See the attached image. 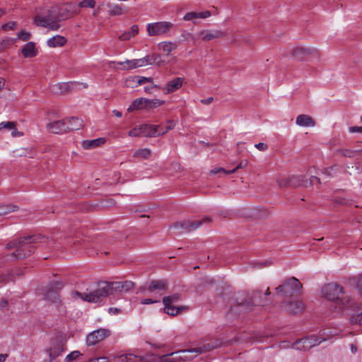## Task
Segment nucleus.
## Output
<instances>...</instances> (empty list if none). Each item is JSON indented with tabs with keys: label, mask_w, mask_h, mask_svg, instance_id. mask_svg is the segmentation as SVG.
Listing matches in <instances>:
<instances>
[{
	"label": "nucleus",
	"mask_w": 362,
	"mask_h": 362,
	"mask_svg": "<svg viewBox=\"0 0 362 362\" xmlns=\"http://www.w3.org/2000/svg\"><path fill=\"white\" fill-rule=\"evenodd\" d=\"M339 152L345 157L353 158L356 155L361 154L362 151L361 150L341 149Z\"/></svg>",
	"instance_id": "43"
},
{
	"label": "nucleus",
	"mask_w": 362,
	"mask_h": 362,
	"mask_svg": "<svg viewBox=\"0 0 362 362\" xmlns=\"http://www.w3.org/2000/svg\"><path fill=\"white\" fill-rule=\"evenodd\" d=\"M146 99L140 98L136 99L132 104L129 107L128 111H132L134 109L146 108Z\"/></svg>",
	"instance_id": "38"
},
{
	"label": "nucleus",
	"mask_w": 362,
	"mask_h": 362,
	"mask_svg": "<svg viewBox=\"0 0 362 362\" xmlns=\"http://www.w3.org/2000/svg\"><path fill=\"white\" fill-rule=\"evenodd\" d=\"M349 132L351 133H362V126L361 127H357L354 126L349 127Z\"/></svg>",
	"instance_id": "64"
},
{
	"label": "nucleus",
	"mask_w": 362,
	"mask_h": 362,
	"mask_svg": "<svg viewBox=\"0 0 362 362\" xmlns=\"http://www.w3.org/2000/svg\"><path fill=\"white\" fill-rule=\"evenodd\" d=\"M233 173H235V170H232V169L226 170L225 168H221V167L214 168V169H212L211 170V173L214 174V175L220 174V175H229V174H231Z\"/></svg>",
	"instance_id": "45"
},
{
	"label": "nucleus",
	"mask_w": 362,
	"mask_h": 362,
	"mask_svg": "<svg viewBox=\"0 0 362 362\" xmlns=\"http://www.w3.org/2000/svg\"><path fill=\"white\" fill-rule=\"evenodd\" d=\"M152 78H146V77H144V76H134L132 79H127L126 81V85L127 86H129V83L131 82H133V83H136L137 84L140 85V84H143L147 81H149V82H151L152 81Z\"/></svg>",
	"instance_id": "41"
},
{
	"label": "nucleus",
	"mask_w": 362,
	"mask_h": 362,
	"mask_svg": "<svg viewBox=\"0 0 362 362\" xmlns=\"http://www.w3.org/2000/svg\"><path fill=\"white\" fill-rule=\"evenodd\" d=\"M182 300L181 295L179 293H174L173 295L165 296L163 298V304L175 305Z\"/></svg>",
	"instance_id": "37"
},
{
	"label": "nucleus",
	"mask_w": 362,
	"mask_h": 362,
	"mask_svg": "<svg viewBox=\"0 0 362 362\" xmlns=\"http://www.w3.org/2000/svg\"><path fill=\"white\" fill-rule=\"evenodd\" d=\"M296 124L300 127H314L315 125V120L308 115H299L296 117Z\"/></svg>",
	"instance_id": "24"
},
{
	"label": "nucleus",
	"mask_w": 362,
	"mask_h": 362,
	"mask_svg": "<svg viewBox=\"0 0 362 362\" xmlns=\"http://www.w3.org/2000/svg\"><path fill=\"white\" fill-rule=\"evenodd\" d=\"M171 353L163 355L159 357L160 362H175L173 357H171Z\"/></svg>",
	"instance_id": "56"
},
{
	"label": "nucleus",
	"mask_w": 362,
	"mask_h": 362,
	"mask_svg": "<svg viewBox=\"0 0 362 362\" xmlns=\"http://www.w3.org/2000/svg\"><path fill=\"white\" fill-rule=\"evenodd\" d=\"M63 286V283L60 281H54L52 283L45 293V298L52 303H57L59 298L58 291L62 289Z\"/></svg>",
	"instance_id": "16"
},
{
	"label": "nucleus",
	"mask_w": 362,
	"mask_h": 362,
	"mask_svg": "<svg viewBox=\"0 0 362 362\" xmlns=\"http://www.w3.org/2000/svg\"><path fill=\"white\" fill-rule=\"evenodd\" d=\"M270 335H264L260 332H252L251 333L244 334L239 338L231 341H223L222 339L214 338L211 342L204 343L202 346L197 347L196 355H199L209 352L212 350L218 349L222 346L231 344L235 341H241L243 342H263L265 337H269Z\"/></svg>",
	"instance_id": "4"
},
{
	"label": "nucleus",
	"mask_w": 362,
	"mask_h": 362,
	"mask_svg": "<svg viewBox=\"0 0 362 362\" xmlns=\"http://www.w3.org/2000/svg\"><path fill=\"white\" fill-rule=\"evenodd\" d=\"M139 33V27L137 25H133L130 30L123 33L119 36V39L122 41L130 40Z\"/></svg>",
	"instance_id": "34"
},
{
	"label": "nucleus",
	"mask_w": 362,
	"mask_h": 362,
	"mask_svg": "<svg viewBox=\"0 0 362 362\" xmlns=\"http://www.w3.org/2000/svg\"><path fill=\"white\" fill-rule=\"evenodd\" d=\"M199 18L198 13L197 12H189L187 13L183 19L185 21H193L194 23H197V19Z\"/></svg>",
	"instance_id": "50"
},
{
	"label": "nucleus",
	"mask_w": 362,
	"mask_h": 362,
	"mask_svg": "<svg viewBox=\"0 0 362 362\" xmlns=\"http://www.w3.org/2000/svg\"><path fill=\"white\" fill-rule=\"evenodd\" d=\"M325 339H322L321 337H317L315 335H310L305 338L300 339V342L303 343V347L305 348V350L310 349L312 347L320 344L322 341H325Z\"/></svg>",
	"instance_id": "21"
},
{
	"label": "nucleus",
	"mask_w": 362,
	"mask_h": 362,
	"mask_svg": "<svg viewBox=\"0 0 362 362\" xmlns=\"http://www.w3.org/2000/svg\"><path fill=\"white\" fill-rule=\"evenodd\" d=\"M173 26L170 22L160 21L147 25V32L150 36L160 35L168 32Z\"/></svg>",
	"instance_id": "12"
},
{
	"label": "nucleus",
	"mask_w": 362,
	"mask_h": 362,
	"mask_svg": "<svg viewBox=\"0 0 362 362\" xmlns=\"http://www.w3.org/2000/svg\"><path fill=\"white\" fill-rule=\"evenodd\" d=\"M163 305H165L164 312L171 316H175L179 313L186 309V307L176 306L175 305H171L169 303Z\"/></svg>",
	"instance_id": "33"
},
{
	"label": "nucleus",
	"mask_w": 362,
	"mask_h": 362,
	"mask_svg": "<svg viewBox=\"0 0 362 362\" xmlns=\"http://www.w3.org/2000/svg\"><path fill=\"white\" fill-rule=\"evenodd\" d=\"M303 288L302 284L296 277H291L285 280L283 284L276 288L278 293H281L286 296H291L300 292Z\"/></svg>",
	"instance_id": "9"
},
{
	"label": "nucleus",
	"mask_w": 362,
	"mask_h": 362,
	"mask_svg": "<svg viewBox=\"0 0 362 362\" xmlns=\"http://www.w3.org/2000/svg\"><path fill=\"white\" fill-rule=\"evenodd\" d=\"M66 122L64 120H57L48 123L47 128L48 131L54 134H62L66 132Z\"/></svg>",
	"instance_id": "20"
},
{
	"label": "nucleus",
	"mask_w": 362,
	"mask_h": 362,
	"mask_svg": "<svg viewBox=\"0 0 362 362\" xmlns=\"http://www.w3.org/2000/svg\"><path fill=\"white\" fill-rule=\"evenodd\" d=\"M78 86H79V83L73 81L67 83H58L52 85L50 86V90L54 94L62 95L72 91Z\"/></svg>",
	"instance_id": "15"
},
{
	"label": "nucleus",
	"mask_w": 362,
	"mask_h": 362,
	"mask_svg": "<svg viewBox=\"0 0 362 362\" xmlns=\"http://www.w3.org/2000/svg\"><path fill=\"white\" fill-rule=\"evenodd\" d=\"M255 148H257L258 150L261 151H264L266 150H267L268 148V145L267 144H264V143H258V144H256L255 145Z\"/></svg>",
	"instance_id": "63"
},
{
	"label": "nucleus",
	"mask_w": 362,
	"mask_h": 362,
	"mask_svg": "<svg viewBox=\"0 0 362 362\" xmlns=\"http://www.w3.org/2000/svg\"><path fill=\"white\" fill-rule=\"evenodd\" d=\"M139 59L141 61L140 63L142 64V66L146 64L160 66L165 64V61L162 59L161 55L158 54L146 55L145 57Z\"/></svg>",
	"instance_id": "19"
},
{
	"label": "nucleus",
	"mask_w": 362,
	"mask_h": 362,
	"mask_svg": "<svg viewBox=\"0 0 362 362\" xmlns=\"http://www.w3.org/2000/svg\"><path fill=\"white\" fill-rule=\"evenodd\" d=\"M168 289V281L165 279L153 280L146 284L144 290L152 293L153 298H145L141 301L142 305H148L160 302V297L161 296V291Z\"/></svg>",
	"instance_id": "7"
},
{
	"label": "nucleus",
	"mask_w": 362,
	"mask_h": 362,
	"mask_svg": "<svg viewBox=\"0 0 362 362\" xmlns=\"http://www.w3.org/2000/svg\"><path fill=\"white\" fill-rule=\"evenodd\" d=\"M16 23L14 21L5 23L1 26L4 30H12L16 28Z\"/></svg>",
	"instance_id": "57"
},
{
	"label": "nucleus",
	"mask_w": 362,
	"mask_h": 362,
	"mask_svg": "<svg viewBox=\"0 0 362 362\" xmlns=\"http://www.w3.org/2000/svg\"><path fill=\"white\" fill-rule=\"evenodd\" d=\"M160 49L166 52L168 55L173 49H177V45L172 42H163L159 44Z\"/></svg>",
	"instance_id": "40"
},
{
	"label": "nucleus",
	"mask_w": 362,
	"mask_h": 362,
	"mask_svg": "<svg viewBox=\"0 0 362 362\" xmlns=\"http://www.w3.org/2000/svg\"><path fill=\"white\" fill-rule=\"evenodd\" d=\"M339 308L343 309L341 315L349 316L351 325H362V303H356L352 298L341 300Z\"/></svg>",
	"instance_id": "6"
},
{
	"label": "nucleus",
	"mask_w": 362,
	"mask_h": 362,
	"mask_svg": "<svg viewBox=\"0 0 362 362\" xmlns=\"http://www.w3.org/2000/svg\"><path fill=\"white\" fill-rule=\"evenodd\" d=\"M304 308V303L300 300L288 301L286 304V311L292 314H300Z\"/></svg>",
	"instance_id": "22"
},
{
	"label": "nucleus",
	"mask_w": 362,
	"mask_h": 362,
	"mask_svg": "<svg viewBox=\"0 0 362 362\" xmlns=\"http://www.w3.org/2000/svg\"><path fill=\"white\" fill-rule=\"evenodd\" d=\"M35 21L37 25L52 30H57L60 27L54 7L48 10L45 16H37Z\"/></svg>",
	"instance_id": "8"
},
{
	"label": "nucleus",
	"mask_w": 362,
	"mask_h": 362,
	"mask_svg": "<svg viewBox=\"0 0 362 362\" xmlns=\"http://www.w3.org/2000/svg\"><path fill=\"white\" fill-rule=\"evenodd\" d=\"M211 221V218L209 216H206L201 220H184L174 223L173 228L180 230L181 232L188 233L194 230L202 225L210 223Z\"/></svg>",
	"instance_id": "11"
},
{
	"label": "nucleus",
	"mask_w": 362,
	"mask_h": 362,
	"mask_svg": "<svg viewBox=\"0 0 362 362\" xmlns=\"http://www.w3.org/2000/svg\"><path fill=\"white\" fill-rule=\"evenodd\" d=\"M334 166L326 168L324 170L322 173L325 175H327L328 177H333L334 176Z\"/></svg>",
	"instance_id": "62"
},
{
	"label": "nucleus",
	"mask_w": 362,
	"mask_h": 362,
	"mask_svg": "<svg viewBox=\"0 0 362 362\" xmlns=\"http://www.w3.org/2000/svg\"><path fill=\"white\" fill-rule=\"evenodd\" d=\"M141 62V61L139 60V59H133V60L127 59L125 62H117V64L124 65L123 69L128 70V69H135L137 67H141L142 64L140 63Z\"/></svg>",
	"instance_id": "35"
},
{
	"label": "nucleus",
	"mask_w": 362,
	"mask_h": 362,
	"mask_svg": "<svg viewBox=\"0 0 362 362\" xmlns=\"http://www.w3.org/2000/svg\"><path fill=\"white\" fill-rule=\"evenodd\" d=\"M317 54V49L314 47H297L292 52L293 56L299 60H303L306 57Z\"/></svg>",
	"instance_id": "17"
},
{
	"label": "nucleus",
	"mask_w": 362,
	"mask_h": 362,
	"mask_svg": "<svg viewBox=\"0 0 362 362\" xmlns=\"http://www.w3.org/2000/svg\"><path fill=\"white\" fill-rule=\"evenodd\" d=\"M16 124L15 122H2L0 123V131L2 129L11 131V135L13 137L22 136L23 134L17 130Z\"/></svg>",
	"instance_id": "25"
},
{
	"label": "nucleus",
	"mask_w": 362,
	"mask_h": 362,
	"mask_svg": "<svg viewBox=\"0 0 362 362\" xmlns=\"http://www.w3.org/2000/svg\"><path fill=\"white\" fill-rule=\"evenodd\" d=\"M95 0H83L78 4V6L80 8H94L95 6Z\"/></svg>",
	"instance_id": "49"
},
{
	"label": "nucleus",
	"mask_w": 362,
	"mask_h": 362,
	"mask_svg": "<svg viewBox=\"0 0 362 362\" xmlns=\"http://www.w3.org/2000/svg\"><path fill=\"white\" fill-rule=\"evenodd\" d=\"M54 7V9H56L59 22L69 19L78 13L76 6L71 3H67Z\"/></svg>",
	"instance_id": "13"
},
{
	"label": "nucleus",
	"mask_w": 362,
	"mask_h": 362,
	"mask_svg": "<svg viewBox=\"0 0 362 362\" xmlns=\"http://www.w3.org/2000/svg\"><path fill=\"white\" fill-rule=\"evenodd\" d=\"M334 202L339 204H349V201L348 199H345L344 197H336L334 199Z\"/></svg>",
	"instance_id": "59"
},
{
	"label": "nucleus",
	"mask_w": 362,
	"mask_h": 362,
	"mask_svg": "<svg viewBox=\"0 0 362 362\" xmlns=\"http://www.w3.org/2000/svg\"><path fill=\"white\" fill-rule=\"evenodd\" d=\"M270 295L271 293L269 288H267L264 293L261 290L254 291L250 298L240 303L237 302L235 305L231 306L226 315L227 318L230 320L233 315H239L240 313L247 312L250 310L252 306L266 305L269 303L267 296Z\"/></svg>",
	"instance_id": "3"
},
{
	"label": "nucleus",
	"mask_w": 362,
	"mask_h": 362,
	"mask_svg": "<svg viewBox=\"0 0 362 362\" xmlns=\"http://www.w3.org/2000/svg\"><path fill=\"white\" fill-rule=\"evenodd\" d=\"M163 103H164V101H161L158 99H153V100L146 99V108L151 109V108H154V107L161 105Z\"/></svg>",
	"instance_id": "48"
},
{
	"label": "nucleus",
	"mask_w": 362,
	"mask_h": 362,
	"mask_svg": "<svg viewBox=\"0 0 362 362\" xmlns=\"http://www.w3.org/2000/svg\"><path fill=\"white\" fill-rule=\"evenodd\" d=\"M23 274V271L21 269H16V272H13L11 274H1L0 275V283H7L10 280H13L12 276L14 275L21 276Z\"/></svg>",
	"instance_id": "42"
},
{
	"label": "nucleus",
	"mask_w": 362,
	"mask_h": 362,
	"mask_svg": "<svg viewBox=\"0 0 362 362\" xmlns=\"http://www.w3.org/2000/svg\"><path fill=\"white\" fill-rule=\"evenodd\" d=\"M183 81V78L177 77L169 81L166 85L167 93H173L180 88L182 86Z\"/></svg>",
	"instance_id": "29"
},
{
	"label": "nucleus",
	"mask_w": 362,
	"mask_h": 362,
	"mask_svg": "<svg viewBox=\"0 0 362 362\" xmlns=\"http://www.w3.org/2000/svg\"><path fill=\"white\" fill-rule=\"evenodd\" d=\"M22 54L25 57H33L37 55V51L33 42H28L22 49Z\"/></svg>",
	"instance_id": "31"
},
{
	"label": "nucleus",
	"mask_w": 362,
	"mask_h": 362,
	"mask_svg": "<svg viewBox=\"0 0 362 362\" xmlns=\"http://www.w3.org/2000/svg\"><path fill=\"white\" fill-rule=\"evenodd\" d=\"M130 136H141L140 126L137 128L135 127L129 132Z\"/></svg>",
	"instance_id": "58"
},
{
	"label": "nucleus",
	"mask_w": 362,
	"mask_h": 362,
	"mask_svg": "<svg viewBox=\"0 0 362 362\" xmlns=\"http://www.w3.org/2000/svg\"><path fill=\"white\" fill-rule=\"evenodd\" d=\"M18 206L12 204L0 206V216L7 214L11 211L17 210Z\"/></svg>",
	"instance_id": "47"
},
{
	"label": "nucleus",
	"mask_w": 362,
	"mask_h": 362,
	"mask_svg": "<svg viewBox=\"0 0 362 362\" xmlns=\"http://www.w3.org/2000/svg\"><path fill=\"white\" fill-rule=\"evenodd\" d=\"M356 287L358 291L360 296L362 297V274L355 278Z\"/></svg>",
	"instance_id": "54"
},
{
	"label": "nucleus",
	"mask_w": 362,
	"mask_h": 362,
	"mask_svg": "<svg viewBox=\"0 0 362 362\" xmlns=\"http://www.w3.org/2000/svg\"><path fill=\"white\" fill-rule=\"evenodd\" d=\"M188 352V351L179 350L177 351L172 352L170 356L173 357V359L175 360V362L182 361V359L186 358V356L185 355Z\"/></svg>",
	"instance_id": "44"
},
{
	"label": "nucleus",
	"mask_w": 362,
	"mask_h": 362,
	"mask_svg": "<svg viewBox=\"0 0 362 362\" xmlns=\"http://www.w3.org/2000/svg\"><path fill=\"white\" fill-rule=\"evenodd\" d=\"M66 351V341L61 336L53 338L45 351L49 355V362L62 356Z\"/></svg>",
	"instance_id": "10"
},
{
	"label": "nucleus",
	"mask_w": 362,
	"mask_h": 362,
	"mask_svg": "<svg viewBox=\"0 0 362 362\" xmlns=\"http://www.w3.org/2000/svg\"><path fill=\"white\" fill-rule=\"evenodd\" d=\"M120 362H149L150 360L144 356L133 354H127L119 356Z\"/></svg>",
	"instance_id": "23"
},
{
	"label": "nucleus",
	"mask_w": 362,
	"mask_h": 362,
	"mask_svg": "<svg viewBox=\"0 0 362 362\" xmlns=\"http://www.w3.org/2000/svg\"><path fill=\"white\" fill-rule=\"evenodd\" d=\"M49 238L41 234L32 235L15 239L6 245L7 249H16L11 257L23 259L33 254L37 248V244L48 241Z\"/></svg>",
	"instance_id": "2"
},
{
	"label": "nucleus",
	"mask_w": 362,
	"mask_h": 362,
	"mask_svg": "<svg viewBox=\"0 0 362 362\" xmlns=\"http://www.w3.org/2000/svg\"><path fill=\"white\" fill-rule=\"evenodd\" d=\"M66 131H75L82 128L83 121L77 117H71L66 122Z\"/></svg>",
	"instance_id": "27"
},
{
	"label": "nucleus",
	"mask_w": 362,
	"mask_h": 362,
	"mask_svg": "<svg viewBox=\"0 0 362 362\" xmlns=\"http://www.w3.org/2000/svg\"><path fill=\"white\" fill-rule=\"evenodd\" d=\"M110 335L109 329L101 328L90 332L86 337L88 346H93L104 340Z\"/></svg>",
	"instance_id": "14"
},
{
	"label": "nucleus",
	"mask_w": 362,
	"mask_h": 362,
	"mask_svg": "<svg viewBox=\"0 0 362 362\" xmlns=\"http://www.w3.org/2000/svg\"><path fill=\"white\" fill-rule=\"evenodd\" d=\"M344 288L338 284L329 283L322 288V294L330 301L333 302L334 312L336 314H341L343 309L339 308V304L341 300L346 298H351L350 296L344 295Z\"/></svg>",
	"instance_id": "5"
},
{
	"label": "nucleus",
	"mask_w": 362,
	"mask_h": 362,
	"mask_svg": "<svg viewBox=\"0 0 362 362\" xmlns=\"http://www.w3.org/2000/svg\"><path fill=\"white\" fill-rule=\"evenodd\" d=\"M17 36H18V37H17L18 39H21L23 41H27L30 39V34L25 30H21V32H19L18 33Z\"/></svg>",
	"instance_id": "55"
},
{
	"label": "nucleus",
	"mask_w": 362,
	"mask_h": 362,
	"mask_svg": "<svg viewBox=\"0 0 362 362\" xmlns=\"http://www.w3.org/2000/svg\"><path fill=\"white\" fill-rule=\"evenodd\" d=\"M300 339L297 340L296 342H294L293 344H292V348L296 349V350H305V347H303V343H300Z\"/></svg>",
	"instance_id": "61"
},
{
	"label": "nucleus",
	"mask_w": 362,
	"mask_h": 362,
	"mask_svg": "<svg viewBox=\"0 0 362 362\" xmlns=\"http://www.w3.org/2000/svg\"><path fill=\"white\" fill-rule=\"evenodd\" d=\"M182 351H188L189 352L186 354L185 356H186V358L182 359L183 361H189L192 360L194 357H196L197 355H196L197 351V347L189 349H182Z\"/></svg>",
	"instance_id": "51"
},
{
	"label": "nucleus",
	"mask_w": 362,
	"mask_h": 362,
	"mask_svg": "<svg viewBox=\"0 0 362 362\" xmlns=\"http://www.w3.org/2000/svg\"><path fill=\"white\" fill-rule=\"evenodd\" d=\"M66 42V39L61 35H57L47 41V45L49 47H62Z\"/></svg>",
	"instance_id": "30"
},
{
	"label": "nucleus",
	"mask_w": 362,
	"mask_h": 362,
	"mask_svg": "<svg viewBox=\"0 0 362 362\" xmlns=\"http://www.w3.org/2000/svg\"><path fill=\"white\" fill-rule=\"evenodd\" d=\"M0 309L3 311H7L9 309L8 302L6 300H1L0 301Z\"/></svg>",
	"instance_id": "60"
},
{
	"label": "nucleus",
	"mask_w": 362,
	"mask_h": 362,
	"mask_svg": "<svg viewBox=\"0 0 362 362\" xmlns=\"http://www.w3.org/2000/svg\"><path fill=\"white\" fill-rule=\"evenodd\" d=\"M141 136L156 137L163 135V132L160 131V126L152 124L140 125Z\"/></svg>",
	"instance_id": "18"
},
{
	"label": "nucleus",
	"mask_w": 362,
	"mask_h": 362,
	"mask_svg": "<svg viewBox=\"0 0 362 362\" xmlns=\"http://www.w3.org/2000/svg\"><path fill=\"white\" fill-rule=\"evenodd\" d=\"M175 122L173 120H169L168 122L167 125L165 127L160 126V131L163 132V134L168 132L169 130L172 129L175 127Z\"/></svg>",
	"instance_id": "53"
},
{
	"label": "nucleus",
	"mask_w": 362,
	"mask_h": 362,
	"mask_svg": "<svg viewBox=\"0 0 362 362\" xmlns=\"http://www.w3.org/2000/svg\"><path fill=\"white\" fill-rule=\"evenodd\" d=\"M288 178V185L292 187H298L300 186L308 187V180H305L303 175H292Z\"/></svg>",
	"instance_id": "26"
},
{
	"label": "nucleus",
	"mask_w": 362,
	"mask_h": 362,
	"mask_svg": "<svg viewBox=\"0 0 362 362\" xmlns=\"http://www.w3.org/2000/svg\"><path fill=\"white\" fill-rule=\"evenodd\" d=\"M151 156V151L149 148H145L136 151L133 155L134 158L140 159H148Z\"/></svg>",
	"instance_id": "39"
},
{
	"label": "nucleus",
	"mask_w": 362,
	"mask_h": 362,
	"mask_svg": "<svg viewBox=\"0 0 362 362\" xmlns=\"http://www.w3.org/2000/svg\"><path fill=\"white\" fill-rule=\"evenodd\" d=\"M134 286V282L131 281H101L97 285V288L88 293H81L74 291L72 293L73 297H78L84 301L89 303H98L103 300L105 298L115 292H127Z\"/></svg>",
	"instance_id": "1"
},
{
	"label": "nucleus",
	"mask_w": 362,
	"mask_h": 362,
	"mask_svg": "<svg viewBox=\"0 0 362 362\" xmlns=\"http://www.w3.org/2000/svg\"><path fill=\"white\" fill-rule=\"evenodd\" d=\"M16 39H11L8 37L0 38V52L4 50L8 46L13 44Z\"/></svg>",
	"instance_id": "46"
},
{
	"label": "nucleus",
	"mask_w": 362,
	"mask_h": 362,
	"mask_svg": "<svg viewBox=\"0 0 362 362\" xmlns=\"http://www.w3.org/2000/svg\"><path fill=\"white\" fill-rule=\"evenodd\" d=\"M79 356H81V352L78 351H74L68 354L65 358V362H71L73 360L76 359Z\"/></svg>",
	"instance_id": "52"
},
{
	"label": "nucleus",
	"mask_w": 362,
	"mask_h": 362,
	"mask_svg": "<svg viewBox=\"0 0 362 362\" xmlns=\"http://www.w3.org/2000/svg\"><path fill=\"white\" fill-rule=\"evenodd\" d=\"M110 8L109 13L110 16H120L128 12V8L122 4L108 5Z\"/></svg>",
	"instance_id": "32"
},
{
	"label": "nucleus",
	"mask_w": 362,
	"mask_h": 362,
	"mask_svg": "<svg viewBox=\"0 0 362 362\" xmlns=\"http://www.w3.org/2000/svg\"><path fill=\"white\" fill-rule=\"evenodd\" d=\"M105 141L104 138H98L93 140H84L82 146L86 149H93L103 145Z\"/></svg>",
	"instance_id": "28"
},
{
	"label": "nucleus",
	"mask_w": 362,
	"mask_h": 362,
	"mask_svg": "<svg viewBox=\"0 0 362 362\" xmlns=\"http://www.w3.org/2000/svg\"><path fill=\"white\" fill-rule=\"evenodd\" d=\"M225 36V33L221 30H208L203 36L204 41H210L216 38L222 37Z\"/></svg>",
	"instance_id": "36"
}]
</instances>
